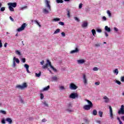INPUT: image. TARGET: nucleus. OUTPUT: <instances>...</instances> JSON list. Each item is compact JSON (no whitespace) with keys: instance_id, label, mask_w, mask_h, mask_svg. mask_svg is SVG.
I'll list each match as a JSON object with an SVG mask.
<instances>
[{"instance_id":"obj_64","label":"nucleus","mask_w":124,"mask_h":124,"mask_svg":"<svg viewBox=\"0 0 124 124\" xmlns=\"http://www.w3.org/2000/svg\"><path fill=\"white\" fill-rule=\"evenodd\" d=\"M121 120L124 121V116L121 117Z\"/></svg>"},{"instance_id":"obj_62","label":"nucleus","mask_w":124,"mask_h":124,"mask_svg":"<svg viewBox=\"0 0 124 124\" xmlns=\"http://www.w3.org/2000/svg\"><path fill=\"white\" fill-rule=\"evenodd\" d=\"M60 89H61V90H64V87H63V86H61V87H60Z\"/></svg>"},{"instance_id":"obj_11","label":"nucleus","mask_w":124,"mask_h":124,"mask_svg":"<svg viewBox=\"0 0 124 124\" xmlns=\"http://www.w3.org/2000/svg\"><path fill=\"white\" fill-rule=\"evenodd\" d=\"M6 122H7L9 124H12L13 123L12 119L9 117L5 119Z\"/></svg>"},{"instance_id":"obj_53","label":"nucleus","mask_w":124,"mask_h":124,"mask_svg":"<svg viewBox=\"0 0 124 124\" xmlns=\"http://www.w3.org/2000/svg\"><path fill=\"white\" fill-rule=\"evenodd\" d=\"M99 84H100V82H95V85H96V86H99Z\"/></svg>"},{"instance_id":"obj_20","label":"nucleus","mask_w":124,"mask_h":124,"mask_svg":"<svg viewBox=\"0 0 124 124\" xmlns=\"http://www.w3.org/2000/svg\"><path fill=\"white\" fill-rule=\"evenodd\" d=\"M35 24H37V25L38 26H39V27L40 28L41 27V25H40V23L38 22V21L37 20H35L34 21Z\"/></svg>"},{"instance_id":"obj_4","label":"nucleus","mask_w":124,"mask_h":124,"mask_svg":"<svg viewBox=\"0 0 124 124\" xmlns=\"http://www.w3.org/2000/svg\"><path fill=\"white\" fill-rule=\"evenodd\" d=\"M27 87H28V85H27V83L24 82L22 84V85H17L16 86V89H19L20 90H24V89H25V88H27Z\"/></svg>"},{"instance_id":"obj_43","label":"nucleus","mask_w":124,"mask_h":124,"mask_svg":"<svg viewBox=\"0 0 124 124\" xmlns=\"http://www.w3.org/2000/svg\"><path fill=\"white\" fill-rule=\"evenodd\" d=\"M1 122L3 124H5V120L4 119H2Z\"/></svg>"},{"instance_id":"obj_1","label":"nucleus","mask_w":124,"mask_h":124,"mask_svg":"<svg viewBox=\"0 0 124 124\" xmlns=\"http://www.w3.org/2000/svg\"><path fill=\"white\" fill-rule=\"evenodd\" d=\"M48 65L50 66V68H51V69H52V70H53L54 72H57V69L55 68L54 66L52 65V63H51V62H50V60H49L48 59L46 60V63L45 65H43L42 66L43 69L47 68V70L48 71H50V69L48 68Z\"/></svg>"},{"instance_id":"obj_46","label":"nucleus","mask_w":124,"mask_h":124,"mask_svg":"<svg viewBox=\"0 0 124 124\" xmlns=\"http://www.w3.org/2000/svg\"><path fill=\"white\" fill-rule=\"evenodd\" d=\"M43 103V104H44V105L45 106H46V107H48V104H47L46 101L44 102Z\"/></svg>"},{"instance_id":"obj_44","label":"nucleus","mask_w":124,"mask_h":124,"mask_svg":"<svg viewBox=\"0 0 124 124\" xmlns=\"http://www.w3.org/2000/svg\"><path fill=\"white\" fill-rule=\"evenodd\" d=\"M116 83H117V84H118V85H121L122 84V82H121V81H120L119 80H116Z\"/></svg>"},{"instance_id":"obj_6","label":"nucleus","mask_w":124,"mask_h":124,"mask_svg":"<svg viewBox=\"0 0 124 124\" xmlns=\"http://www.w3.org/2000/svg\"><path fill=\"white\" fill-rule=\"evenodd\" d=\"M78 93H71L69 96L70 98H72L73 99H75L76 98H78Z\"/></svg>"},{"instance_id":"obj_61","label":"nucleus","mask_w":124,"mask_h":124,"mask_svg":"<svg viewBox=\"0 0 124 124\" xmlns=\"http://www.w3.org/2000/svg\"><path fill=\"white\" fill-rule=\"evenodd\" d=\"M95 47H100V45L99 44H96L95 45Z\"/></svg>"},{"instance_id":"obj_30","label":"nucleus","mask_w":124,"mask_h":124,"mask_svg":"<svg viewBox=\"0 0 124 124\" xmlns=\"http://www.w3.org/2000/svg\"><path fill=\"white\" fill-rule=\"evenodd\" d=\"M84 121L85 123H86V124H89V123H90V120H89L87 118L84 119Z\"/></svg>"},{"instance_id":"obj_33","label":"nucleus","mask_w":124,"mask_h":124,"mask_svg":"<svg viewBox=\"0 0 124 124\" xmlns=\"http://www.w3.org/2000/svg\"><path fill=\"white\" fill-rule=\"evenodd\" d=\"M35 75H36V77H40V76H41V72H40L39 73H38V74L36 73Z\"/></svg>"},{"instance_id":"obj_13","label":"nucleus","mask_w":124,"mask_h":124,"mask_svg":"<svg viewBox=\"0 0 124 124\" xmlns=\"http://www.w3.org/2000/svg\"><path fill=\"white\" fill-rule=\"evenodd\" d=\"M105 31H108V32H110V31H111V29L108 27L107 26H106L105 27Z\"/></svg>"},{"instance_id":"obj_9","label":"nucleus","mask_w":124,"mask_h":124,"mask_svg":"<svg viewBox=\"0 0 124 124\" xmlns=\"http://www.w3.org/2000/svg\"><path fill=\"white\" fill-rule=\"evenodd\" d=\"M8 5L9 6H11L12 7H16V6H17V3L16 2H14V3H11V2H9L8 3Z\"/></svg>"},{"instance_id":"obj_41","label":"nucleus","mask_w":124,"mask_h":124,"mask_svg":"<svg viewBox=\"0 0 124 124\" xmlns=\"http://www.w3.org/2000/svg\"><path fill=\"white\" fill-rule=\"evenodd\" d=\"M40 97H41V99H43V98H44V95H43V93L40 94Z\"/></svg>"},{"instance_id":"obj_45","label":"nucleus","mask_w":124,"mask_h":124,"mask_svg":"<svg viewBox=\"0 0 124 124\" xmlns=\"http://www.w3.org/2000/svg\"><path fill=\"white\" fill-rule=\"evenodd\" d=\"M121 82H124V76L121 77Z\"/></svg>"},{"instance_id":"obj_25","label":"nucleus","mask_w":124,"mask_h":124,"mask_svg":"<svg viewBox=\"0 0 124 124\" xmlns=\"http://www.w3.org/2000/svg\"><path fill=\"white\" fill-rule=\"evenodd\" d=\"M113 73H114V74H116V75H118V74L119 73V71L118 70V69H115L113 71Z\"/></svg>"},{"instance_id":"obj_37","label":"nucleus","mask_w":124,"mask_h":124,"mask_svg":"<svg viewBox=\"0 0 124 124\" xmlns=\"http://www.w3.org/2000/svg\"><path fill=\"white\" fill-rule=\"evenodd\" d=\"M27 8H28V6H25L24 7H22L20 8V9H21V10H24V9H26Z\"/></svg>"},{"instance_id":"obj_23","label":"nucleus","mask_w":124,"mask_h":124,"mask_svg":"<svg viewBox=\"0 0 124 124\" xmlns=\"http://www.w3.org/2000/svg\"><path fill=\"white\" fill-rule=\"evenodd\" d=\"M98 114H99V117L100 118H102V115H103V112L100 110L98 111Z\"/></svg>"},{"instance_id":"obj_21","label":"nucleus","mask_w":124,"mask_h":124,"mask_svg":"<svg viewBox=\"0 0 124 124\" xmlns=\"http://www.w3.org/2000/svg\"><path fill=\"white\" fill-rule=\"evenodd\" d=\"M61 31V29H57L54 32V34H57V33H59Z\"/></svg>"},{"instance_id":"obj_39","label":"nucleus","mask_w":124,"mask_h":124,"mask_svg":"<svg viewBox=\"0 0 124 124\" xmlns=\"http://www.w3.org/2000/svg\"><path fill=\"white\" fill-rule=\"evenodd\" d=\"M59 25H61V26H64V23L62 21L59 22Z\"/></svg>"},{"instance_id":"obj_35","label":"nucleus","mask_w":124,"mask_h":124,"mask_svg":"<svg viewBox=\"0 0 124 124\" xmlns=\"http://www.w3.org/2000/svg\"><path fill=\"white\" fill-rule=\"evenodd\" d=\"M74 19H75V21H77V22H80V19L78 17H75Z\"/></svg>"},{"instance_id":"obj_8","label":"nucleus","mask_w":124,"mask_h":124,"mask_svg":"<svg viewBox=\"0 0 124 124\" xmlns=\"http://www.w3.org/2000/svg\"><path fill=\"white\" fill-rule=\"evenodd\" d=\"M69 88L71 90H77L78 89V87L73 83L70 84Z\"/></svg>"},{"instance_id":"obj_49","label":"nucleus","mask_w":124,"mask_h":124,"mask_svg":"<svg viewBox=\"0 0 124 124\" xmlns=\"http://www.w3.org/2000/svg\"><path fill=\"white\" fill-rule=\"evenodd\" d=\"M83 7V4H82V3H81L80 4H79V8L81 9Z\"/></svg>"},{"instance_id":"obj_27","label":"nucleus","mask_w":124,"mask_h":124,"mask_svg":"<svg viewBox=\"0 0 124 124\" xmlns=\"http://www.w3.org/2000/svg\"><path fill=\"white\" fill-rule=\"evenodd\" d=\"M57 3H62L63 2V0H56Z\"/></svg>"},{"instance_id":"obj_19","label":"nucleus","mask_w":124,"mask_h":124,"mask_svg":"<svg viewBox=\"0 0 124 124\" xmlns=\"http://www.w3.org/2000/svg\"><path fill=\"white\" fill-rule=\"evenodd\" d=\"M93 116H96V115H97V111L96 110V109L93 110Z\"/></svg>"},{"instance_id":"obj_22","label":"nucleus","mask_w":124,"mask_h":124,"mask_svg":"<svg viewBox=\"0 0 124 124\" xmlns=\"http://www.w3.org/2000/svg\"><path fill=\"white\" fill-rule=\"evenodd\" d=\"M92 34L93 36H95V34H96V32L95 31V30L93 29L92 30Z\"/></svg>"},{"instance_id":"obj_28","label":"nucleus","mask_w":124,"mask_h":124,"mask_svg":"<svg viewBox=\"0 0 124 124\" xmlns=\"http://www.w3.org/2000/svg\"><path fill=\"white\" fill-rule=\"evenodd\" d=\"M9 9L11 12L14 11V8H13V7H11V6H9Z\"/></svg>"},{"instance_id":"obj_55","label":"nucleus","mask_w":124,"mask_h":124,"mask_svg":"<svg viewBox=\"0 0 124 124\" xmlns=\"http://www.w3.org/2000/svg\"><path fill=\"white\" fill-rule=\"evenodd\" d=\"M2 47V43H1V40H0V48Z\"/></svg>"},{"instance_id":"obj_42","label":"nucleus","mask_w":124,"mask_h":124,"mask_svg":"<svg viewBox=\"0 0 124 124\" xmlns=\"http://www.w3.org/2000/svg\"><path fill=\"white\" fill-rule=\"evenodd\" d=\"M107 14H108V15L109 17L111 16V12H110V11L108 10Z\"/></svg>"},{"instance_id":"obj_63","label":"nucleus","mask_w":124,"mask_h":124,"mask_svg":"<svg viewBox=\"0 0 124 124\" xmlns=\"http://www.w3.org/2000/svg\"><path fill=\"white\" fill-rule=\"evenodd\" d=\"M26 71L28 73H31V72H30V71L29 70V68L28 69H26Z\"/></svg>"},{"instance_id":"obj_2","label":"nucleus","mask_w":124,"mask_h":124,"mask_svg":"<svg viewBox=\"0 0 124 124\" xmlns=\"http://www.w3.org/2000/svg\"><path fill=\"white\" fill-rule=\"evenodd\" d=\"M45 2L46 8L43 9V12L45 14H48L49 11H51V5H50V2L48 0H45Z\"/></svg>"},{"instance_id":"obj_16","label":"nucleus","mask_w":124,"mask_h":124,"mask_svg":"<svg viewBox=\"0 0 124 124\" xmlns=\"http://www.w3.org/2000/svg\"><path fill=\"white\" fill-rule=\"evenodd\" d=\"M13 61H15V62H16V63H20V60L19 59L16 58V57H14Z\"/></svg>"},{"instance_id":"obj_59","label":"nucleus","mask_w":124,"mask_h":124,"mask_svg":"<svg viewBox=\"0 0 124 124\" xmlns=\"http://www.w3.org/2000/svg\"><path fill=\"white\" fill-rule=\"evenodd\" d=\"M114 30L115 31H119V30L118 29V28L114 27Z\"/></svg>"},{"instance_id":"obj_5","label":"nucleus","mask_w":124,"mask_h":124,"mask_svg":"<svg viewBox=\"0 0 124 124\" xmlns=\"http://www.w3.org/2000/svg\"><path fill=\"white\" fill-rule=\"evenodd\" d=\"M27 26H28V24H27L26 23H23L21 25V26L17 29V31L20 32L22 31H24V30H25Z\"/></svg>"},{"instance_id":"obj_24","label":"nucleus","mask_w":124,"mask_h":124,"mask_svg":"<svg viewBox=\"0 0 124 124\" xmlns=\"http://www.w3.org/2000/svg\"><path fill=\"white\" fill-rule=\"evenodd\" d=\"M49 89H50V86L49 85L47 86L46 87H45L43 89V91H48L49 90Z\"/></svg>"},{"instance_id":"obj_14","label":"nucleus","mask_w":124,"mask_h":124,"mask_svg":"<svg viewBox=\"0 0 124 124\" xmlns=\"http://www.w3.org/2000/svg\"><path fill=\"white\" fill-rule=\"evenodd\" d=\"M83 82L84 84H87V78H86V75L84 74L83 76Z\"/></svg>"},{"instance_id":"obj_17","label":"nucleus","mask_w":124,"mask_h":124,"mask_svg":"<svg viewBox=\"0 0 124 124\" xmlns=\"http://www.w3.org/2000/svg\"><path fill=\"white\" fill-rule=\"evenodd\" d=\"M104 99H105V103H108V102H109V98L107 97V96H104Z\"/></svg>"},{"instance_id":"obj_7","label":"nucleus","mask_w":124,"mask_h":124,"mask_svg":"<svg viewBox=\"0 0 124 124\" xmlns=\"http://www.w3.org/2000/svg\"><path fill=\"white\" fill-rule=\"evenodd\" d=\"M118 114L119 115H124V105H122L121 106V108H120V110L118 111Z\"/></svg>"},{"instance_id":"obj_36","label":"nucleus","mask_w":124,"mask_h":124,"mask_svg":"<svg viewBox=\"0 0 124 124\" xmlns=\"http://www.w3.org/2000/svg\"><path fill=\"white\" fill-rule=\"evenodd\" d=\"M67 15L68 18H70V12L69 11V10L67 11Z\"/></svg>"},{"instance_id":"obj_50","label":"nucleus","mask_w":124,"mask_h":124,"mask_svg":"<svg viewBox=\"0 0 124 124\" xmlns=\"http://www.w3.org/2000/svg\"><path fill=\"white\" fill-rule=\"evenodd\" d=\"M61 34H62V36H63V37H64V36H65V33H64V32H62L61 33Z\"/></svg>"},{"instance_id":"obj_47","label":"nucleus","mask_w":124,"mask_h":124,"mask_svg":"<svg viewBox=\"0 0 124 124\" xmlns=\"http://www.w3.org/2000/svg\"><path fill=\"white\" fill-rule=\"evenodd\" d=\"M47 122V120H46L45 118L42 119V123H46Z\"/></svg>"},{"instance_id":"obj_51","label":"nucleus","mask_w":124,"mask_h":124,"mask_svg":"<svg viewBox=\"0 0 124 124\" xmlns=\"http://www.w3.org/2000/svg\"><path fill=\"white\" fill-rule=\"evenodd\" d=\"M21 62H26V58H22Z\"/></svg>"},{"instance_id":"obj_15","label":"nucleus","mask_w":124,"mask_h":124,"mask_svg":"<svg viewBox=\"0 0 124 124\" xmlns=\"http://www.w3.org/2000/svg\"><path fill=\"white\" fill-rule=\"evenodd\" d=\"M84 62H85V60H84V59L78 60V63H79L80 64H81L82 63H84Z\"/></svg>"},{"instance_id":"obj_31","label":"nucleus","mask_w":124,"mask_h":124,"mask_svg":"<svg viewBox=\"0 0 124 124\" xmlns=\"http://www.w3.org/2000/svg\"><path fill=\"white\" fill-rule=\"evenodd\" d=\"M0 113H1L3 115H6V111L4 110H0Z\"/></svg>"},{"instance_id":"obj_60","label":"nucleus","mask_w":124,"mask_h":124,"mask_svg":"<svg viewBox=\"0 0 124 124\" xmlns=\"http://www.w3.org/2000/svg\"><path fill=\"white\" fill-rule=\"evenodd\" d=\"M7 43H4V46L5 48H6V47H7Z\"/></svg>"},{"instance_id":"obj_29","label":"nucleus","mask_w":124,"mask_h":124,"mask_svg":"<svg viewBox=\"0 0 124 124\" xmlns=\"http://www.w3.org/2000/svg\"><path fill=\"white\" fill-rule=\"evenodd\" d=\"M52 79L53 81H57V80H58V77H57V76H54L52 78Z\"/></svg>"},{"instance_id":"obj_32","label":"nucleus","mask_w":124,"mask_h":124,"mask_svg":"<svg viewBox=\"0 0 124 124\" xmlns=\"http://www.w3.org/2000/svg\"><path fill=\"white\" fill-rule=\"evenodd\" d=\"M53 20L55 22H59V21L61 20V19L58 18H55L53 19Z\"/></svg>"},{"instance_id":"obj_40","label":"nucleus","mask_w":124,"mask_h":124,"mask_svg":"<svg viewBox=\"0 0 124 124\" xmlns=\"http://www.w3.org/2000/svg\"><path fill=\"white\" fill-rule=\"evenodd\" d=\"M4 10H5V8L4 7H1L0 8V11H1V12L4 11Z\"/></svg>"},{"instance_id":"obj_58","label":"nucleus","mask_w":124,"mask_h":124,"mask_svg":"<svg viewBox=\"0 0 124 124\" xmlns=\"http://www.w3.org/2000/svg\"><path fill=\"white\" fill-rule=\"evenodd\" d=\"M97 31L98 32H101V31H102L101 30V29H97Z\"/></svg>"},{"instance_id":"obj_10","label":"nucleus","mask_w":124,"mask_h":124,"mask_svg":"<svg viewBox=\"0 0 124 124\" xmlns=\"http://www.w3.org/2000/svg\"><path fill=\"white\" fill-rule=\"evenodd\" d=\"M109 112H110V116L111 119H113V110H112V107L110 106L109 107Z\"/></svg>"},{"instance_id":"obj_12","label":"nucleus","mask_w":124,"mask_h":124,"mask_svg":"<svg viewBox=\"0 0 124 124\" xmlns=\"http://www.w3.org/2000/svg\"><path fill=\"white\" fill-rule=\"evenodd\" d=\"M78 52H79V49L76 47L75 50H73L70 52V54H74L75 53H78Z\"/></svg>"},{"instance_id":"obj_26","label":"nucleus","mask_w":124,"mask_h":124,"mask_svg":"<svg viewBox=\"0 0 124 124\" xmlns=\"http://www.w3.org/2000/svg\"><path fill=\"white\" fill-rule=\"evenodd\" d=\"M16 53L18 56H21V52L18 50H16Z\"/></svg>"},{"instance_id":"obj_38","label":"nucleus","mask_w":124,"mask_h":124,"mask_svg":"<svg viewBox=\"0 0 124 124\" xmlns=\"http://www.w3.org/2000/svg\"><path fill=\"white\" fill-rule=\"evenodd\" d=\"M93 71H98V68L96 67H94L93 68Z\"/></svg>"},{"instance_id":"obj_56","label":"nucleus","mask_w":124,"mask_h":124,"mask_svg":"<svg viewBox=\"0 0 124 124\" xmlns=\"http://www.w3.org/2000/svg\"><path fill=\"white\" fill-rule=\"evenodd\" d=\"M40 63H41V64L42 65H43L44 64V63H45L44 61L43 60L42 62H40Z\"/></svg>"},{"instance_id":"obj_18","label":"nucleus","mask_w":124,"mask_h":124,"mask_svg":"<svg viewBox=\"0 0 124 124\" xmlns=\"http://www.w3.org/2000/svg\"><path fill=\"white\" fill-rule=\"evenodd\" d=\"M86 27H88V22H83V23L82 25V27L86 28Z\"/></svg>"},{"instance_id":"obj_52","label":"nucleus","mask_w":124,"mask_h":124,"mask_svg":"<svg viewBox=\"0 0 124 124\" xmlns=\"http://www.w3.org/2000/svg\"><path fill=\"white\" fill-rule=\"evenodd\" d=\"M66 111H67L68 112H73V110H71V109H66Z\"/></svg>"},{"instance_id":"obj_3","label":"nucleus","mask_w":124,"mask_h":124,"mask_svg":"<svg viewBox=\"0 0 124 124\" xmlns=\"http://www.w3.org/2000/svg\"><path fill=\"white\" fill-rule=\"evenodd\" d=\"M88 103L89 105H86L83 106V109L84 110H86V111H88L89 110H91L92 107H93V105L92 102L88 99L85 100Z\"/></svg>"},{"instance_id":"obj_57","label":"nucleus","mask_w":124,"mask_h":124,"mask_svg":"<svg viewBox=\"0 0 124 124\" xmlns=\"http://www.w3.org/2000/svg\"><path fill=\"white\" fill-rule=\"evenodd\" d=\"M10 19L11 21H12V22H14V19H13V18H12V17L10 16Z\"/></svg>"},{"instance_id":"obj_48","label":"nucleus","mask_w":124,"mask_h":124,"mask_svg":"<svg viewBox=\"0 0 124 124\" xmlns=\"http://www.w3.org/2000/svg\"><path fill=\"white\" fill-rule=\"evenodd\" d=\"M13 67H16V63H15V61H13Z\"/></svg>"},{"instance_id":"obj_34","label":"nucleus","mask_w":124,"mask_h":124,"mask_svg":"<svg viewBox=\"0 0 124 124\" xmlns=\"http://www.w3.org/2000/svg\"><path fill=\"white\" fill-rule=\"evenodd\" d=\"M24 67H25V68L26 69H28V68H29L30 66L29 65H28L27 64H24Z\"/></svg>"},{"instance_id":"obj_54","label":"nucleus","mask_w":124,"mask_h":124,"mask_svg":"<svg viewBox=\"0 0 124 124\" xmlns=\"http://www.w3.org/2000/svg\"><path fill=\"white\" fill-rule=\"evenodd\" d=\"M102 19H103V21H106V20H107V18H106V17H105V16H103L102 17Z\"/></svg>"}]
</instances>
